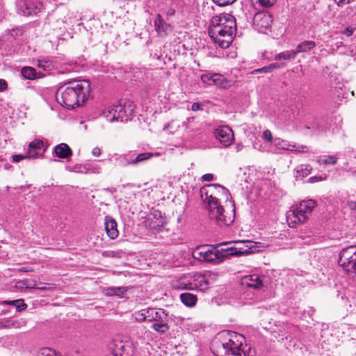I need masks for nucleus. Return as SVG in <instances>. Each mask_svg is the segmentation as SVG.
I'll use <instances>...</instances> for the list:
<instances>
[{"instance_id": "f257e3e1", "label": "nucleus", "mask_w": 356, "mask_h": 356, "mask_svg": "<svg viewBox=\"0 0 356 356\" xmlns=\"http://www.w3.org/2000/svg\"><path fill=\"white\" fill-rule=\"evenodd\" d=\"M236 31V22L230 14H220L211 19L209 35L212 41L222 49L231 44Z\"/></svg>"}, {"instance_id": "f03ea898", "label": "nucleus", "mask_w": 356, "mask_h": 356, "mask_svg": "<svg viewBox=\"0 0 356 356\" xmlns=\"http://www.w3.org/2000/svg\"><path fill=\"white\" fill-rule=\"evenodd\" d=\"M90 92V83L88 81H72L67 85L61 86L57 91V102L67 108L83 104Z\"/></svg>"}, {"instance_id": "7ed1b4c3", "label": "nucleus", "mask_w": 356, "mask_h": 356, "mask_svg": "<svg viewBox=\"0 0 356 356\" xmlns=\"http://www.w3.org/2000/svg\"><path fill=\"white\" fill-rule=\"evenodd\" d=\"M220 356H246L243 348L245 337L237 332L225 330L218 334Z\"/></svg>"}, {"instance_id": "20e7f679", "label": "nucleus", "mask_w": 356, "mask_h": 356, "mask_svg": "<svg viewBox=\"0 0 356 356\" xmlns=\"http://www.w3.org/2000/svg\"><path fill=\"white\" fill-rule=\"evenodd\" d=\"M134 105L131 101H126L124 104L116 102L108 106L102 111L103 116L111 122L115 121H128L131 120L134 111Z\"/></svg>"}, {"instance_id": "39448f33", "label": "nucleus", "mask_w": 356, "mask_h": 356, "mask_svg": "<svg viewBox=\"0 0 356 356\" xmlns=\"http://www.w3.org/2000/svg\"><path fill=\"white\" fill-rule=\"evenodd\" d=\"M200 194L202 201L207 204V209L211 203L218 205L222 200L227 202L230 196L228 190L218 184H210L202 186L200 191Z\"/></svg>"}, {"instance_id": "423d86ee", "label": "nucleus", "mask_w": 356, "mask_h": 356, "mask_svg": "<svg viewBox=\"0 0 356 356\" xmlns=\"http://www.w3.org/2000/svg\"><path fill=\"white\" fill-rule=\"evenodd\" d=\"M229 210H225L223 207L219 204L215 203L209 204L208 209L209 218L214 220L220 227H228L231 225L235 218V207L233 202H229Z\"/></svg>"}, {"instance_id": "0eeeda50", "label": "nucleus", "mask_w": 356, "mask_h": 356, "mask_svg": "<svg viewBox=\"0 0 356 356\" xmlns=\"http://www.w3.org/2000/svg\"><path fill=\"white\" fill-rule=\"evenodd\" d=\"M316 202L313 200H308L299 202L291 207L287 215L289 220H292L293 222L303 223L312 213L314 208L316 207Z\"/></svg>"}, {"instance_id": "6e6552de", "label": "nucleus", "mask_w": 356, "mask_h": 356, "mask_svg": "<svg viewBox=\"0 0 356 356\" xmlns=\"http://www.w3.org/2000/svg\"><path fill=\"white\" fill-rule=\"evenodd\" d=\"M338 263L346 271L356 275V247L349 246L343 249L339 254Z\"/></svg>"}, {"instance_id": "1a4fd4ad", "label": "nucleus", "mask_w": 356, "mask_h": 356, "mask_svg": "<svg viewBox=\"0 0 356 356\" xmlns=\"http://www.w3.org/2000/svg\"><path fill=\"white\" fill-rule=\"evenodd\" d=\"M216 275L212 272H207L202 275L197 273L193 275L190 282L186 284V289L205 291L211 284V280L214 279Z\"/></svg>"}, {"instance_id": "9d476101", "label": "nucleus", "mask_w": 356, "mask_h": 356, "mask_svg": "<svg viewBox=\"0 0 356 356\" xmlns=\"http://www.w3.org/2000/svg\"><path fill=\"white\" fill-rule=\"evenodd\" d=\"M108 348L113 356H131L133 353L132 345L129 341L113 340Z\"/></svg>"}, {"instance_id": "9b49d317", "label": "nucleus", "mask_w": 356, "mask_h": 356, "mask_svg": "<svg viewBox=\"0 0 356 356\" xmlns=\"http://www.w3.org/2000/svg\"><path fill=\"white\" fill-rule=\"evenodd\" d=\"M193 257L200 261L215 262L218 259V251L209 247L197 248L193 252Z\"/></svg>"}, {"instance_id": "f8f14e48", "label": "nucleus", "mask_w": 356, "mask_h": 356, "mask_svg": "<svg viewBox=\"0 0 356 356\" xmlns=\"http://www.w3.org/2000/svg\"><path fill=\"white\" fill-rule=\"evenodd\" d=\"M18 12L24 16L38 14L42 5L39 3H34L31 0H17L16 3Z\"/></svg>"}, {"instance_id": "ddd939ff", "label": "nucleus", "mask_w": 356, "mask_h": 356, "mask_svg": "<svg viewBox=\"0 0 356 356\" xmlns=\"http://www.w3.org/2000/svg\"><path fill=\"white\" fill-rule=\"evenodd\" d=\"M215 137L220 143L225 146H229L234 140V132L228 126H220L216 129Z\"/></svg>"}, {"instance_id": "4468645a", "label": "nucleus", "mask_w": 356, "mask_h": 356, "mask_svg": "<svg viewBox=\"0 0 356 356\" xmlns=\"http://www.w3.org/2000/svg\"><path fill=\"white\" fill-rule=\"evenodd\" d=\"M201 79L206 84L216 85L222 88H227L232 86V81L227 80L219 74H205L202 75Z\"/></svg>"}, {"instance_id": "2eb2a0df", "label": "nucleus", "mask_w": 356, "mask_h": 356, "mask_svg": "<svg viewBox=\"0 0 356 356\" xmlns=\"http://www.w3.org/2000/svg\"><path fill=\"white\" fill-rule=\"evenodd\" d=\"M273 144L275 146V147L279 150L282 149L289 152H304L308 151V147L305 145H296L295 144H291L279 138H276L273 140Z\"/></svg>"}, {"instance_id": "dca6fc26", "label": "nucleus", "mask_w": 356, "mask_h": 356, "mask_svg": "<svg viewBox=\"0 0 356 356\" xmlns=\"http://www.w3.org/2000/svg\"><path fill=\"white\" fill-rule=\"evenodd\" d=\"M236 243L241 245V246L236 247L240 256L248 255L259 251L260 243L250 241H241Z\"/></svg>"}, {"instance_id": "f3484780", "label": "nucleus", "mask_w": 356, "mask_h": 356, "mask_svg": "<svg viewBox=\"0 0 356 356\" xmlns=\"http://www.w3.org/2000/svg\"><path fill=\"white\" fill-rule=\"evenodd\" d=\"M44 143L41 140L35 139L31 142L29 145V148L26 152V156L29 159H35L42 155Z\"/></svg>"}, {"instance_id": "a211bd4d", "label": "nucleus", "mask_w": 356, "mask_h": 356, "mask_svg": "<svg viewBox=\"0 0 356 356\" xmlns=\"http://www.w3.org/2000/svg\"><path fill=\"white\" fill-rule=\"evenodd\" d=\"M243 284L246 285L248 287H250L254 289H259L263 286V280L261 277L257 274L245 276L242 280Z\"/></svg>"}, {"instance_id": "6ab92c4d", "label": "nucleus", "mask_w": 356, "mask_h": 356, "mask_svg": "<svg viewBox=\"0 0 356 356\" xmlns=\"http://www.w3.org/2000/svg\"><path fill=\"white\" fill-rule=\"evenodd\" d=\"M104 225L105 230L110 238L115 239L118 236L119 232L117 229V222L113 218L106 216Z\"/></svg>"}, {"instance_id": "aec40b11", "label": "nucleus", "mask_w": 356, "mask_h": 356, "mask_svg": "<svg viewBox=\"0 0 356 356\" xmlns=\"http://www.w3.org/2000/svg\"><path fill=\"white\" fill-rule=\"evenodd\" d=\"M155 29L160 36H165L172 29L170 24L164 22L160 15H158L154 20Z\"/></svg>"}, {"instance_id": "412c9836", "label": "nucleus", "mask_w": 356, "mask_h": 356, "mask_svg": "<svg viewBox=\"0 0 356 356\" xmlns=\"http://www.w3.org/2000/svg\"><path fill=\"white\" fill-rule=\"evenodd\" d=\"M134 315L136 321L138 322L153 321L154 308H146L141 309L136 312Z\"/></svg>"}, {"instance_id": "4be33fe9", "label": "nucleus", "mask_w": 356, "mask_h": 356, "mask_svg": "<svg viewBox=\"0 0 356 356\" xmlns=\"http://www.w3.org/2000/svg\"><path fill=\"white\" fill-rule=\"evenodd\" d=\"M271 23V16L268 13H259L254 17V24L261 28H268Z\"/></svg>"}, {"instance_id": "5701e85b", "label": "nucleus", "mask_w": 356, "mask_h": 356, "mask_svg": "<svg viewBox=\"0 0 356 356\" xmlns=\"http://www.w3.org/2000/svg\"><path fill=\"white\" fill-rule=\"evenodd\" d=\"M54 153L60 159H67L72 155V152L67 144L60 143L54 148Z\"/></svg>"}, {"instance_id": "b1692460", "label": "nucleus", "mask_w": 356, "mask_h": 356, "mask_svg": "<svg viewBox=\"0 0 356 356\" xmlns=\"http://www.w3.org/2000/svg\"><path fill=\"white\" fill-rule=\"evenodd\" d=\"M180 299L183 304L190 307L195 306L197 302V297L190 293H184L181 294Z\"/></svg>"}, {"instance_id": "393cba45", "label": "nucleus", "mask_w": 356, "mask_h": 356, "mask_svg": "<svg viewBox=\"0 0 356 356\" xmlns=\"http://www.w3.org/2000/svg\"><path fill=\"white\" fill-rule=\"evenodd\" d=\"M129 165H132V157L129 154H122L116 157V166L123 168Z\"/></svg>"}, {"instance_id": "a878e982", "label": "nucleus", "mask_w": 356, "mask_h": 356, "mask_svg": "<svg viewBox=\"0 0 356 356\" xmlns=\"http://www.w3.org/2000/svg\"><path fill=\"white\" fill-rule=\"evenodd\" d=\"M315 46L316 44L314 41H304L297 46V49L295 51L297 52V54L301 52H307L315 47Z\"/></svg>"}, {"instance_id": "bb28decb", "label": "nucleus", "mask_w": 356, "mask_h": 356, "mask_svg": "<svg viewBox=\"0 0 356 356\" xmlns=\"http://www.w3.org/2000/svg\"><path fill=\"white\" fill-rule=\"evenodd\" d=\"M21 74L26 79L33 80L36 78V71L31 67H24L21 70Z\"/></svg>"}, {"instance_id": "cd10ccee", "label": "nucleus", "mask_w": 356, "mask_h": 356, "mask_svg": "<svg viewBox=\"0 0 356 356\" xmlns=\"http://www.w3.org/2000/svg\"><path fill=\"white\" fill-rule=\"evenodd\" d=\"M297 55V52H296L295 51L292 50V51H283V52H281L278 54H277L275 56V60H290V59H293Z\"/></svg>"}, {"instance_id": "c85d7f7f", "label": "nucleus", "mask_w": 356, "mask_h": 356, "mask_svg": "<svg viewBox=\"0 0 356 356\" xmlns=\"http://www.w3.org/2000/svg\"><path fill=\"white\" fill-rule=\"evenodd\" d=\"M168 314L163 309L154 308V317L153 321H167Z\"/></svg>"}, {"instance_id": "c756f323", "label": "nucleus", "mask_w": 356, "mask_h": 356, "mask_svg": "<svg viewBox=\"0 0 356 356\" xmlns=\"http://www.w3.org/2000/svg\"><path fill=\"white\" fill-rule=\"evenodd\" d=\"M154 156L153 153L151 152H144L139 154L135 158H132V165H137L139 163L144 162Z\"/></svg>"}, {"instance_id": "7c9ffc66", "label": "nucleus", "mask_w": 356, "mask_h": 356, "mask_svg": "<svg viewBox=\"0 0 356 356\" xmlns=\"http://www.w3.org/2000/svg\"><path fill=\"white\" fill-rule=\"evenodd\" d=\"M152 328L160 333H165L169 330L166 321H159L152 324Z\"/></svg>"}, {"instance_id": "2f4dec72", "label": "nucleus", "mask_w": 356, "mask_h": 356, "mask_svg": "<svg viewBox=\"0 0 356 356\" xmlns=\"http://www.w3.org/2000/svg\"><path fill=\"white\" fill-rule=\"evenodd\" d=\"M38 356H62L60 353L56 352L55 350L49 348L43 347L40 348L38 353Z\"/></svg>"}, {"instance_id": "473e14b6", "label": "nucleus", "mask_w": 356, "mask_h": 356, "mask_svg": "<svg viewBox=\"0 0 356 356\" xmlns=\"http://www.w3.org/2000/svg\"><path fill=\"white\" fill-rule=\"evenodd\" d=\"M37 63L38 67L42 69L43 70H49L52 66L51 62L45 58L38 59Z\"/></svg>"}, {"instance_id": "72a5a7b5", "label": "nucleus", "mask_w": 356, "mask_h": 356, "mask_svg": "<svg viewBox=\"0 0 356 356\" xmlns=\"http://www.w3.org/2000/svg\"><path fill=\"white\" fill-rule=\"evenodd\" d=\"M126 291L124 287H110L106 289V295L120 296Z\"/></svg>"}, {"instance_id": "f704fd0d", "label": "nucleus", "mask_w": 356, "mask_h": 356, "mask_svg": "<svg viewBox=\"0 0 356 356\" xmlns=\"http://www.w3.org/2000/svg\"><path fill=\"white\" fill-rule=\"evenodd\" d=\"M317 162L320 165H321V164H323V165H328V164L334 165L337 162V159L334 156H328L326 159H321V158L318 159Z\"/></svg>"}, {"instance_id": "c9c22d12", "label": "nucleus", "mask_w": 356, "mask_h": 356, "mask_svg": "<svg viewBox=\"0 0 356 356\" xmlns=\"http://www.w3.org/2000/svg\"><path fill=\"white\" fill-rule=\"evenodd\" d=\"M222 252L223 253L224 257L228 256H240L238 249L236 246L227 248L225 249H222Z\"/></svg>"}, {"instance_id": "e433bc0d", "label": "nucleus", "mask_w": 356, "mask_h": 356, "mask_svg": "<svg viewBox=\"0 0 356 356\" xmlns=\"http://www.w3.org/2000/svg\"><path fill=\"white\" fill-rule=\"evenodd\" d=\"M254 1L263 8H269L275 3L276 0H254Z\"/></svg>"}, {"instance_id": "4c0bfd02", "label": "nucleus", "mask_w": 356, "mask_h": 356, "mask_svg": "<svg viewBox=\"0 0 356 356\" xmlns=\"http://www.w3.org/2000/svg\"><path fill=\"white\" fill-rule=\"evenodd\" d=\"M17 324V322L12 321L10 320H7L5 322L0 321V329H8L16 327Z\"/></svg>"}, {"instance_id": "58836bf2", "label": "nucleus", "mask_w": 356, "mask_h": 356, "mask_svg": "<svg viewBox=\"0 0 356 356\" xmlns=\"http://www.w3.org/2000/svg\"><path fill=\"white\" fill-rule=\"evenodd\" d=\"M193 121L194 118H188L186 121L182 122V126L185 127L186 129H189L192 131H195L196 128L192 126V123L193 122Z\"/></svg>"}, {"instance_id": "ea45409f", "label": "nucleus", "mask_w": 356, "mask_h": 356, "mask_svg": "<svg viewBox=\"0 0 356 356\" xmlns=\"http://www.w3.org/2000/svg\"><path fill=\"white\" fill-rule=\"evenodd\" d=\"M236 0H213V1L220 6H225L229 4H231L234 3Z\"/></svg>"}, {"instance_id": "a19ab883", "label": "nucleus", "mask_w": 356, "mask_h": 356, "mask_svg": "<svg viewBox=\"0 0 356 356\" xmlns=\"http://www.w3.org/2000/svg\"><path fill=\"white\" fill-rule=\"evenodd\" d=\"M263 138L268 142L273 143L274 139H273L272 134L268 129H266L263 132Z\"/></svg>"}, {"instance_id": "79ce46f5", "label": "nucleus", "mask_w": 356, "mask_h": 356, "mask_svg": "<svg viewBox=\"0 0 356 356\" xmlns=\"http://www.w3.org/2000/svg\"><path fill=\"white\" fill-rule=\"evenodd\" d=\"M16 287L17 288H19V289H29V288H31V286H29L27 284V282L25 280H19V281L17 282Z\"/></svg>"}, {"instance_id": "37998d69", "label": "nucleus", "mask_w": 356, "mask_h": 356, "mask_svg": "<svg viewBox=\"0 0 356 356\" xmlns=\"http://www.w3.org/2000/svg\"><path fill=\"white\" fill-rule=\"evenodd\" d=\"M12 158H13V161L16 163L22 161L24 159H26V158L29 159V157L26 156V154L25 155H21V154L13 155L12 156Z\"/></svg>"}, {"instance_id": "c03bdc74", "label": "nucleus", "mask_w": 356, "mask_h": 356, "mask_svg": "<svg viewBox=\"0 0 356 356\" xmlns=\"http://www.w3.org/2000/svg\"><path fill=\"white\" fill-rule=\"evenodd\" d=\"M8 88V84L6 80L0 79V92H3Z\"/></svg>"}, {"instance_id": "a18cd8bd", "label": "nucleus", "mask_w": 356, "mask_h": 356, "mask_svg": "<svg viewBox=\"0 0 356 356\" xmlns=\"http://www.w3.org/2000/svg\"><path fill=\"white\" fill-rule=\"evenodd\" d=\"M284 64H278V63H272L269 65H268V67L269 69L270 72H272L275 69H278L282 67H284Z\"/></svg>"}, {"instance_id": "49530a36", "label": "nucleus", "mask_w": 356, "mask_h": 356, "mask_svg": "<svg viewBox=\"0 0 356 356\" xmlns=\"http://www.w3.org/2000/svg\"><path fill=\"white\" fill-rule=\"evenodd\" d=\"M213 175L211 174V173L205 174L202 177V179L205 181H210L213 180Z\"/></svg>"}, {"instance_id": "de8ad7c7", "label": "nucleus", "mask_w": 356, "mask_h": 356, "mask_svg": "<svg viewBox=\"0 0 356 356\" xmlns=\"http://www.w3.org/2000/svg\"><path fill=\"white\" fill-rule=\"evenodd\" d=\"M261 72L269 73L270 71H269V69H268V66H266V67H264L255 70L253 72V73H261Z\"/></svg>"}, {"instance_id": "09e8293b", "label": "nucleus", "mask_w": 356, "mask_h": 356, "mask_svg": "<svg viewBox=\"0 0 356 356\" xmlns=\"http://www.w3.org/2000/svg\"><path fill=\"white\" fill-rule=\"evenodd\" d=\"M353 32H354V29L353 28L348 27L344 29L343 33L344 35H346L347 36H350L353 35Z\"/></svg>"}, {"instance_id": "8fccbe9b", "label": "nucleus", "mask_w": 356, "mask_h": 356, "mask_svg": "<svg viewBox=\"0 0 356 356\" xmlns=\"http://www.w3.org/2000/svg\"><path fill=\"white\" fill-rule=\"evenodd\" d=\"M101 149L97 147L93 148L92 150V154L95 156H99L101 155Z\"/></svg>"}, {"instance_id": "3c124183", "label": "nucleus", "mask_w": 356, "mask_h": 356, "mask_svg": "<svg viewBox=\"0 0 356 356\" xmlns=\"http://www.w3.org/2000/svg\"><path fill=\"white\" fill-rule=\"evenodd\" d=\"M191 109L193 111H197L202 109V107L199 103H193Z\"/></svg>"}, {"instance_id": "603ef678", "label": "nucleus", "mask_w": 356, "mask_h": 356, "mask_svg": "<svg viewBox=\"0 0 356 356\" xmlns=\"http://www.w3.org/2000/svg\"><path fill=\"white\" fill-rule=\"evenodd\" d=\"M177 124V122L176 121H172V122H170V123L168 124V125L165 127V129L166 130H168V129L172 128L175 126L179 127V125Z\"/></svg>"}, {"instance_id": "864d4df0", "label": "nucleus", "mask_w": 356, "mask_h": 356, "mask_svg": "<svg viewBox=\"0 0 356 356\" xmlns=\"http://www.w3.org/2000/svg\"><path fill=\"white\" fill-rule=\"evenodd\" d=\"M117 254H118V253L114 251H108L104 253V255L109 257H115L117 256Z\"/></svg>"}, {"instance_id": "5fc2aeb1", "label": "nucleus", "mask_w": 356, "mask_h": 356, "mask_svg": "<svg viewBox=\"0 0 356 356\" xmlns=\"http://www.w3.org/2000/svg\"><path fill=\"white\" fill-rule=\"evenodd\" d=\"M175 13V10L172 8H170L166 11V15L168 16H173Z\"/></svg>"}, {"instance_id": "6e6d98bb", "label": "nucleus", "mask_w": 356, "mask_h": 356, "mask_svg": "<svg viewBox=\"0 0 356 356\" xmlns=\"http://www.w3.org/2000/svg\"><path fill=\"white\" fill-rule=\"evenodd\" d=\"M31 289H40L41 291H45V290L47 289L46 286H38L35 284L33 286H31Z\"/></svg>"}, {"instance_id": "4d7b16f0", "label": "nucleus", "mask_w": 356, "mask_h": 356, "mask_svg": "<svg viewBox=\"0 0 356 356\" xmlns=\"http://www.w3.org/2000/svg\"><path fill=\"white\" fill-rule=\"evenodd\" d=\"M334 1L338 6H342L346 3V0H334Z\"/></svg>"}, {"instance_id": "13d9d810", "label": "nucleus", "mask_w": 356, "mask_h": 356, "mask_svg": "<svg viewBox=\"0 0 356 356\" xmlns=\"http://www.w3.org/2000/svg\"><path fill=\"white\" fill-rule=\"evenodd\" d=\"M26 308V305L24 303H22V305H17V309L18 310H22Z\"/></svg>"}, {"instance_id": "bf43d9fd", "label": "nucleus", "mask_w": 356, "mask_h": 356, "mask_svg": "<svg viewBox=\"0 0 356 356\" xmlns=\"http://www.w3.org/2000/svg\"><path fill=\"white\" fill-rule=\"evenodd\" d=\"M19 270L22 271V272H29V271H31V270L27 268L26 267L20 268H19Z\"/></svg>"}, {"instance_id": "052dcab7", "label": "nucleus", "mask_w": 356, "mask_h": 356, "mask_svg": "<svg viewBox=\"0 0 356 356\" xmlns=\"http://www.w3.org/2000/svg\"><path fill=\"white\" fill-rule=\"evenodd\" d=\"M354 0H346V3H350L353 1Z\"/></svg>"}, {"instance_id": "680f3d73", "label": "nucleus", "mask_w": 356, "mask_h": 356, "mask_svg": "<svg viewBox=\"0 0 356 356\" xmlns=\"http://www.w3.org/2000/svg\"><path fill=\"white\" fill-rule=\"evenodd\" d=\"M308 167H309V166H306L305 170H307V171H308V172H309V170H308Z\"/></svg>"}, {"instance_id": "e2e57ef3", "label": "nucleus", "mask_w": 356, "mask_h": 356, "mask_svg": "<svg viewBox=\"0 0 356 356\" xmlns=\"http://www.w3.org/2000/svg\"><path fill=\"white\" fill-rule=\"evenodd\" d=\"M310 179H311L312 180H313V179H316V177H311Z\"/></svg>"}]
</instances>
